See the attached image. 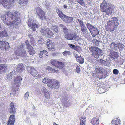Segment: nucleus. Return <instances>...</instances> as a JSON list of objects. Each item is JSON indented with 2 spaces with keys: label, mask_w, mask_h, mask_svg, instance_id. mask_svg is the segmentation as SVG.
Wrapping results in <instances>:
<instances>
[{
  "label": "nucleus",
  "mask_w": 125,
  "mask_h": 125,
  "mask_svg": "<svg viewBox=\"0 0 125 125\" xmlns=\"http://www.w3.org/2000/svg\"><path fill=\"white\" fill-rule=\"evenodd\" d=\"M51 73H57L58 72V70H55L53 69H51Z\"/></svg>",
  "instance_id": "nucleus-49"
},
{
  "label": "nucleus",
  "mask_w": 125,
  "mask_h": 125,
  "mask_svg": "<svg viewBox=\"0 0 125 125\" xmlns=\"http://www.w3.org/2000/svg\"><path fill=\"white\" fill-rule=\"evenodd\" d=\"M56 11L59 17L61 18L67 25H68L71 24L73 21V17H69L65 15L58 9H56Z\"/></svg>",
  "instance_id": "nucleus-6"
},
{
  "label": "nucleus",
  "mask_w": 125,
  "mask_h": 125,
  "mask_svg": "<svg viewBox=\"0 0 125 125\" xmlns=\"http://www.w3.org/2000/svg\"><path fill=\"white\" fill-rule=\"evenodd\" d=\"M49 28H48L45 26L41 28L40 30V31L42 35L46 37V34H47L48 32L49 31Z\"/></svg>",
  "instance_id": "nucleus-16"
},
{
  "label": "nucleus",
  "mask_w": 125,
  "mask_h": 125,
  "mask_svg": "<svg viewBox=\"0 0 125 125\" xmlns=\"http://www.w3.org/2000/svg\"><path fill=\"white\" fill-rule=\"evenodd\" d=\"M77 21L79 22V24L80 25L83 23V22L82 20H81L79 19H78Z\"/></svg>",
  "instance_id": "nucleus-55"
},
{
  "label": "nucleus",
  "mask_w": 125,
  "mask_h": 125,
  "mask_svg": "<svg viewBox=\"0 0 125 125\" xmlns=\"http://www.w3.org/2000/svg\"><path fill=\"white\" fill-rule=\"evenodd\" d=\"M52 69V68L50 67V66H47V67L46 68V70H47L49 72H50L51 73V69Z\"/></svg>",
  "instance_id": "nucleus-51"
},
{
  "label": "nucleus",
  "mask_w": 125,
  "mask_h": 125,
  "mask_svg": "<svg viewBox=\"0 0 125 125\" xmlns=\"http://www.w3.org/2000/svg\"><path fill=\"white\" fill-rule=\"evenodd\" d=\"M99 120L98 119L94 117L93 118L92 120V123L93 125H99Z\"/></svg>",
  "instance_id": "nucleus-22"
},
{
  "label": "nucleus",
  "mask_w": 125,
  "mask_h": 125,
  "mask_svg": "<svg viewBox=\"0 0 125 125\" xmlns=\"http://www.w3.org/2000/svg\"><path fill=\"white\" fill-rule=\"evenodd\" d=\"M93 43L96 46H98L99 44V41L96 40H93Z\"/></svg>",
  "instance_id": "nucleus-43"
},
{
  "label": "nucleus",
  "mask_w": 125,
  "mask_h": 125,
  "mask_svg": "<svg viewBox=\"0 0 125 125\" xmlns=\"http://www.w3.org/2000/svg\"><path fill=\"white\" fill-rule=\"evenodd\" d=\"M29 96V94L28 92H26L24 95V97L25 100L27 99L28 97Z\"/></svg>",
  "instance_id": "nucleus-48"
},
{
  "label": "nucleus",
  "mask_w": 125,
  "mask_h": 125,
  "mask_svg": "<svg viewBox=\"0 0 125 125\" xmlns=\"http://www.w3.org/2000/svg\"><path fill=\"white\" fill-rule=\"evenodd\" d=\"M53 35V33L50 29L48 31L47 34H46V37H47L51 38L52 37Z\"/></svg>",
  "instance_id": "nucleus-29"
},
{
  "label": "nucleus",
  "mask_w": 125,
  "mask_h": 125,
  "mask_svg": "<svg viewBox=\"0 0 125 125\" xmlns=\"http://www.w3.org/2000/svg\"><path fill=\"white\" fill-rule=\"evenodd\" d=\"M63 54L64 56H66L71 54V52L70 51H66L62 53Z\"/></svg>",
  "instance_id": "nucleus-39"
},
{
  "label": "nucleus",
  "mask_w": 125,
  "mask_h": 125,
  "mask_svg": "<svg viewBox=\"0 0 125 125\" xmlns=\"http://www.w3.org/2000/svg\"><path fill=\"white\" fill-rule=\"evenodd\" d=\"M118 48L120 50H122L124 48V45L123 44L120 43H118L117 44Z\"/></svg>",
  "instance_id": "nucleus-34"
},
{
  "label": "nucleus",
  "mask_w": 125,
  "mask_h": 125,
  "mask_svg": "<svg viewBox=\"0 0 125 125\" xmlns=\"http://www.w3.org/2000/svg\"><path fill=\"white\" fill-rule=\"evenodd\" d=\"M68 46L71 48L73 49H75L76 48L74 44H68Z\"/></svg>",
  "instance_id": "nucleus-44"
},
{
  "label": "nucleus",
  "mask_w": 125,
  "mask_h": 125,
  "mask_svg": "<svg viewBox=\"0 0 125 125\" xmlns=\"http://www.w3.org/2000/svg\"><path fill=\"white\" fill-rule=\"evenodd\" d=\"M28 2V0H18L19 4L24 3L26 4H27Z\"/></svg>",
  "instance_id": "nucleus-35"
},
{
  "label": "nucleus",
  "mask_w": 125,
  "mask_h": 125,
  "mask_svg": "<svg viewBox=\"0 0 125 125\" xmlns=\"http://www.w3.org/2000/svg\"><path fill=\"white\" fill-rule=\"evenodd\" d=\"M59 26L60 27H62L63 28L64 27H65L64 25L62 24H60L59 25Z\"/></svg>",
  "instance_id": "nucleus-57"
},
{
  "label": "nucleus",
  "mask_w": 125,
  "mask_h": 125,
  "mask_svg": "<svg viewBox=\"0 0 125 125\" xmlns=\"http://www.w3.org/2000/svg\"><path fill=\"white\" fill-rule=\"evenodd\" d=\"M8 35L7 32L4 31L0 33V37L1 38L6 37Z\"/></svg>",
  "instance_id": "nucleus-28"
},
{
  "label": "nucleus",
  "mask_w": 125,
  "mask_h": 125,
  "mask_svg": "<svg viewBox=\"0 0 125 125\" xmlns=\"http://www.w3.org/2000/svg\"><path fill=\"white\" fill-rule=\"evenodd\" d=\"M111 48L113 50L116 51L118 50L117 44L115 43L114 42H112L110 45Z\"/></svg>",
  "instance_id": "nucleus-21"
},
{
  "label": "nucleus",
  "mask_w": 125,
  "mask_h": 125,
  "mask_svg": "<svg viewBox=\"0 0 125 125\" xmlns=\"http://www.w3.org/2000/svg\"><path fill=\"white\" fill-rule=\"evenodd\" d=\"M90 32L93 37H95L96 36L99 35V34L98 30L95 27H94L92 29Z\"/></svg>",
  "instance_id": "nucleus-17"
},
{
  "label": "nucleus",
  "mask_w": 125,
  "mask_h": 125,
  "mask_svg": "<svg viewBox=\"0 0 125 125\" xmlns=\"http://www.w3.org/2000/svg\"><path fill=\"white\" fill-rule=\"evenodd\" d=\"M43 5L45 6V7H46L47 8V9H48V8L50 7V4L49 3H47L46 1L44 2L43 3Z\"/></svg>",
  "instance_id": "nucleus-41"
},
{
  "label": "nucleus",
  "mask_w": 125,
  "mask_h": 125,
  "mask_svg": "<svg viewBox=\"0 0 125 125\" xmlns=\"http://www.w3.org/2000/svg\"><path fill=\"white\" fill-rule=\"evenodd\" d=\"M52 64L59 69H62L63 67V63H51Z\"/></svg>",
  "instance_id": "nucleus-23"
},
{
  "label": "nucleus",
  "mask_w": 125,
  "mask_h": 125,
  "mask_svg": "<svg viewBox=\"0 0 125 125\" xmlns=\"http://www.w3.org/2000/svg\"><path fill=\"white\" fill-rule=\"evenodd\" d=\"M4 0H0V5H1L2 4V2Z\"/></svg>",
  "instance_id": "nucleus-59"
},
{
  "label": "nucleus",
  "mask_w": 125,
  "mask_h": 125,
  "mask_svg": "<svg viewBox=\"0 0 125 125\" xmlns=\"http://www.w3.org/2000/svg\"><path fill=\"white\" fill-rule=\"evenodd\" d=\"M31 43L33 44V45L35 46L36 45V43L35 42H33V43Z\"/></svg>",
  "instance_id": "nucleus-63"
},
{
  "label": "nucleus",
  "mask_w": 125,
  "mask_h": 125,
  "mask_svg": "<svg viewBox=\"0 0 125 125\" xmlns=\"http://www.w3.org/2000/svg\"><path fill=\"white\" fill-rule=\"evenodd\" d=\"M1 5L6 9H10L13 7L14 4V0H5L3 1Z\"/></svg>",
  "instance_id": "nucleus-11"
},
{
  "label": "nucleus",
  "mask_w": 125,
  "mask_h": 125,
  "mask_svg": "<svg viewBox=\"0 0 125 125\" xmlns=\"http://www.w3.org/2000/svg\"><path fill=\"white\" fill-rule=\"evenodd\" d=\"M13 73V72H11L10 73V74H9V76L8 78V79L9 80L11 79L12 78V76L11 75Z\"/></svg>",
  "instance_id": "nucleus-47"
},
{
  "label": "nucleus",
  "mask_w": 125,
  "mask_h": 125,
  "mask_svg": "<svg viewBox=\"0 0 125 125\" xmlns=\"http://www.w3.org/2000/svg\"><path fill=\"white\" fill-rule=\"evenodd\" d=\"M81 30L82 33L83 34H85L87 33V28L85 26L81 27Z\"/></svg>",
  "instance_id": "nucleus-31"
},
{
  "label": "nucleus",
  "mask_w": 125,
  "mask_h": 125,
  "mask_svg": "<svg viewBox=\"0 0 125 125\" xmlns=\"http://www.w3.org/2000/svg\"><path fill=\"white\" fill-rule=\"evenodd\" d=\"M67 39L68 40H73L76 41H77L80 38L75 33H73L71 32L69 33L67 35H66Z\"/></svg>",
  "instance_id": "nucleus-14"
},
{
  "label": "nucleus",
  "mask_w": 125,
  "mask_h": 125,
  "mask_svg": "<svg viewBox=\"0 0 125 125\" xmlns=\"http://www.w3.org/2000/svg\"><path fill=\"white\" fill-rule=\"evenodd\" d=\"M77 1L82 6L85 7V6L83 0H77Z\"/></svg>",
  "instance_id": "nucleus-36"
},
{
  "label": "nucleus",
  "mask_w": 125,
  "mask_h": 125,
  "mask_svg": "<svg viewBox=\"0 0 125 125\" xmlns=\"http://www.w3.org/2000/svg\"><path fill=\"white\" fill-rule=\"evenodd\" d=\"M22 80V78L20 76H17L14 78L13 87L15 92L17 91L19 88Z\"/></svg>",
  "instance_id": "nucleus-8"
},
{
  "label": "nucleus",
  "mask_w": 125,
  "mask_h": 125,
  "mask_svg": "<svg viewBox=\"0 0 125 125\" xmlns=\"http://www.w3.org/2000/svg\"><path fill=\"white\" fill-rule=\"evenodd\" d=\"M109 56L112 58H117L118 56V55L117 52H115L114 51H110V54L109 55Z\"/></svg>",
  "instance_id": "nucleus-19"
},
{
  "label": "nucleus",
  "mask_w": 125,
  "mask_h": 125,
  "mask_svg": "<svg viewBox=\"0 0 125 125\" xmlns=\"http://www.w3.org/2000/svg\"><path fill=\"white\" fill-rule=\"evenodd\" d=\"M81 119H80V120H81V122H82L84 123H85V122H86V117H81Z\"/></svg>",
  "instance_id": "nucleus-45"
},
{
  "label": "nucleus",
  "mask_w": 125,
  "mask_h": 125,
  "mask_svg": "<svg viewBox=\"0 0 125 125\" xmlns=\"http://www.w3.org/2000/svg\"><path fill=\"white\" fill-rule=\"evenodd\" d=\"M89 49L92 52V56L96 59L98 58L99 56H101L103 55V51L98 47L94 46L89 47Z\"/></svg>",
  "instance_id": "nucleus-5"
},
{
  "label": "nucleus",
  "mask_w": 125,
  "mask_h": 125,
  "mask_svg": "<svg viewBox=\"0 0 125 125\" xmlns=\"http://www.w3.org/2000/svg\"><path fill=\"white\" fill-rule=\"evenodd\" d=\"M54 83H53L52 86L51 88L54 89H57L59 88V86L60 85L59 82L57 80H54Z\"/></svg>",
  "instance_id": "nucleus-25"
},
{
  "label": "nucleus",
  "mask_w": 125,
  "mask_h": 125,
  "mask_svg": "<svg viewBox=\"0 0 125 125\" xmlns=\"http://www.w3.org/2000/svg\"><path fill=\"white\" fill-rule=\"evenodd\" d=\"M43 39L42 37L41 36L40 38H39L38 40V42L39 44H42L43 43Z\"/></svg>",
  "instance_id": "nucleus-40"
},
{
  "label": "nucleus",
  "mask_w": 125,
  "mask_h": 125,
  "mask_svg": "<svg viewBox=\"0 0 125 125\" xmlns=\"http://www.w3.org/2000/svg\"><path fill=\"white\" fill-rule=\"evenodd\" d=\"M36 13L39 18L42 20H46V16L42 9L40 7H37L35 9Z\"/></svg>",
  "instance_id": "nucleus-9"
},
{
  "label": "nucleus",
  "mask_w": 125,
  "mask_h": 125,
  "mask_svg": "<svg viewBox=\"0 0 125 125\" xmlns=\"http://www.w3.org/2000/svg\"><path fill=\"white\" fill-rule=\"evenodd\" d=\"M63 8L65 9H66L67 8V6L66 5H64L63 6Z\"/></svg>",
  "instance_id": "nucleus-60"
},
{
  "label": "nucleus",
  "mask_w": 125,
  "mask_h": 125,
  "mask_svg": "<svg viewBox=\"0 0 125 125\" xmlns=\"http://www.w3.org/2000/svg\"><path fill=\"white\" fill-rule=\"evenodd\" d=\"M113 73L115 74H117L119 73V71L117 69H114L113 71Z\"/></svg>",
  "instance_id": "nucleus-46"
},
{
  "label": "nucleus",
  "mask_w": 125,
  "mask_h": 125,
  "mask_svg": "<svg viewBox=\"0 0 125 125\" xmlns=\"http://www.w3.org/2000/svg\"><path fill=\"white\" fill-rule=\"evenodd\" d=\"M74 0H67L68 2H69L70 3H71V2H72Z\"/></svg>",
  "instance_id": "nucleus-62"
},
{
  "label": "nucleus",
  "mask_w": 125,
  "mask_h": 125,
  "mask_svg": "<svg viewBox=\"0 0 125 125\" xmlns=\"http://www.w3.org/2000/svg\"><path fill=\"white\" fill-rule=\"evenodd\" d=\"M20 13L17 11L8 12L6 15H3L1 19L3 20L4 23L8 25H13L14 28H18L20 22Z\"/></svg>",
  "instance_id": "nucleus-1"
},
{
  "label": "nucleus",
  "mask_w": 125,
  "mask_h": 125,
  "mask_svg": "<svg viewBox=\"0 0 125 125\" xmlns=\"http://www.w3.org/2000/svg\"><path fill=\"white\" fill-rule=\"evenodd\" d=\"M7 68L5 64H0V74H2L5 73Z\"/></svg>",
  "instance_id": "nucleus-20"
},
{
  "label": "nucleus",
  "mask_w": 125,
  "mask_h": 125,
  "mask_svg": "<svg viewBox=\"0 0 125 125\" xmlns=\"http://www.w3.org/2000/svg\"><path fill=\"white\" fill-rule=\"evenodd\" d=\"M120 119L118 118H116L115 119H114L112 120L111 123L113 124H120Z\"/></svg>",
  "instance_id": "nucleus-30"
},
{
  "label": "nucleus",
  "mask_w": 125,
  "mask_h": 125,
  "mask_svg": "<svg viewBox=\"0 0 125 125\" xmlns=\"http://www.w3.org/2000/svg\"><path fill=\"white\" fill-rule=\"evenodd\" d=\"M27 69L28 72L33 76L36 77V78L41 77V74H38L37 75L38 72L34 67L32 66L28 67Z\"/></svg>",
  "instance_id": "nucleus-10"
},
{
  "label": "nucleus",
  "mask_w": 125,
  "mask_h": 125,
  "mask_svg": "<svg viewBox=\"0 0 125 125\" xmlns=\"http://www.w3.org/2000/svg\"><path fill=\"white\" fill-rule=\"evenodd\" d=\"M80 25L81 26V27L85 26V25L83 23L82 24H80Z\"/></svg>",
  "instance_id": "nucleus-61"
},
{
  "label": "nucleus",
  "mask_w": 125,
  "mask_h": 125,
  "mask_svg": "<svg viewBox=\"0 0 125 125\" xmlns=\"http://www.w3.org/2000/svg\"><path fill=\"white\" fill-rule=\"evenodd\" d=\"M85 123H84L82 122H80V125H85Z\"/></svg>",
  "instance_id": "nucleus-58"
},
{
  "label": "nucleus",
  "mask_w": 125,
  "mask_h": 125,
  "mask_svg": "<svg viewBox=\"0 0 125 125\" xmlns=\"http://www.w3.org/2000/svg\"><path fill=\"white\" fill-rule=\"evenodd\" d=\"M28 26L32 29V31H36V29L39 27V25L34 20L31 21L30 19L28 20Z\"/></svg>",
  "instance_id": "nucleus-13"
},
{
  "label": "nucleus",
  "mask_w": 125,
  "mask_h": 125,
  "mask_svg": "<svg viewBox=\"0 0 125 125\" xmlns=\"http://www.w3.org/2000/svg\"><path fill=\"white\" fill-rule=\"evenodd\" d=\"M119 7L120 9L122 10H123L124 9V6L122 5H120L119 6Z\"/></svg>",
  "instance_id": "nucleus-56"
},
{
  "label": "nucleus",
  "mask_w": 125,
  "mask_h": 125,
  "mask_svg": "<svg viewBox=\"0 0 125 125\" xmlns=\"http://www.w3.org/2000/svg\"><path fill=\"white\" fill-rule=\"evenodd\" d=\"M60 62V63L62 62H59L55 60H54V59L51 60V62Z\"/></svg>",
  "instance_id": "nucleus-54"
},
{
  "label": "nucleus",
  "mask_w": 125,
  "mask_h": 125,
  "mask_svg": "<svg viewBox=\"0 0 125 125\" xmlns=\"http://www.w3.org/2000/svg\"><path fill=\"white\" fill-rule=\"evenodd\" d=\"M44 54L43 51H41L39 54V56L40 58H42L43 57L42 55Z\"/></svg>",
  "instance_id": "nucleus-53"
},
{
  "label": "nucleus",
  "mask_w": 125,
  "mask_h": 125,
  "mask_svg": "<svg viewBox=\"0 0 125 125\" xmlns=\"http://www.w3.org/2000/svg\"><path fill=\"white\" fill-rule=\"evenodd\" d=\"M25 43L26 44L27 46V48L28 49L31 48V45L29 43V42L27 40H26L25 41Z\"/></svg>",
  "instance_id": "nucleus-38"
},
{
  "label": "nucleus",
  "mask_w": 125,
  "mask_h": 125,
  "mask_svg": "<svg viewBox=\"0 0 125 125\" xmlns=\"http://www.w3.org/2000/svg\"><path fill=\"white\" fill-rule=\"evenodd\" d=\"M44 94L45 97L47 99H49L50 98V95L49 93L47 91L45 88H44L43 90Z\"/></svg>",
  "instance_id": "nucleus-24"
},
{
  "label": "nucleus",
  "mask_w": 125,
  "mask_h": 125,
  "mask_svg": "<svg viewBox=\"0 0 125 125\" xmlns=\"http://www.w3.org/2000/svg\"><path fill=\"white\" fill-rule=\"evenodd\" d=\"M22 47H21L18 48L17 50L15 52V54L17 56H19L21 57L22 58H25V59H26L27 56L26 52L25 50H22Z\"/></svg>",
  "instance_id": "nucleus-12"
},
{
  "label": "nucleus",
  "mask_w": 125,
  "mask_h": 125,
  "mask_svg": "<svg viewBox=\"0 0 125 125\" xmlns=\"http://www.w3.org/2000/svg\"><path fill=\"white\" fill-rule=\"evenodd\" d=\"M46 43L49 49L52 48L53 47L52 45V43H50V42H47Z\"/></svg>",
  "instance_id": "nucleus-42"
},
{
  "label": "nucleus",
  "mask_w": 125,
  "mask_h": 125,
  "mask_svg": "<svg viewBox=\"0 0 125 125\" xmlns=\"http://www.w3.org/2000/svg\"><path fill=\"white\" fill-rule=\"evenodd\" d=\"M76 72L77 73H79L80 71V68L79 66H77L76 67Z\"/></svg>",
  "instance_id": "nucleus-50"
},
{
  "label": "nucleus",
  "mask_w": 125,
  "mask_h": 125,
  "mask_svg": "<svg viewBox=\"0 0 125 125\" xmlns=\"http://www.w3.org/2000/svg\"><path fill=\"white\" fill-rule=\"evenodd\" d=\"M53 125H58L57 124H56L55 122H54L53 123Z\"/></svg>",
  "instance_id": "nucleus-64"
},
{
  "label": "nucleus",
  "mask_w": 125,
  "mask_h": 125,
  "mask_svg": "<svg viewBox=\"0 0 125 125\" xmlns=\"http://www.w3.org/2000/svg\"><path fill=\"white\" fill-rule=\"evenodd\" d=\"M119 20L116 17H114L111 18V21H109L106 26V30L107 31H114L117 28L119 24Z\"/></svg>",
  "instance_id": "nucleus-3"
},
{
  "label": "nucleus",
  "mask_w": 125,
  "mask_h": 125,
  "mask_svg": "<svg viewBox=\"0 0 125 125\" xmlns=\"http://www.w3.org/2000/svg\"><path fill=\"white\" fill-rule=\"evenodd\" d=\"M43 53L44 55H45L46 56H48V54L46 50H44L43 51Z\"/></svg>",
  "instance_id": "nucleus-52"
},
{
  "label": "nucleus",
  "mask_w": 125,
  "mask_h": 125,
  "mask_svg": "<svg viewBox=\"0 0 125 125\" xmlns=\"http://www.w3.org/2000/svg\"><path fill=\"white\" fill-rule=\"evenodd\" d=\"M95 71L96 73V77L99 79L104 78L106 75L105 69L103 67L96 66L95 69Z\"/></svg>",
  "instance_id": "nucleus-7"
},
{
  "label": "nucleus",
  "mask_w": 125,
  "mask_h": 125,
  "mask_svg": "<svg viewBox=\"0 0 125 125\" xmlns=\"http://www.w3.org/2000/svg\"><path fill=\"white\" fill-rule=\"evenodd\" d=\"M62 31L66 36L69 34V30L66 27L63 28Z\"/></svg>",
  "instance_id": "nucleus-32"
},
{
  "label": "nucleus",
  "mask_w": 125,
  "mask_h": 125,
  "mask_svg": "<svg viewBox=\"0 0 125 125\" xmlns=\"http://www.w3.org/2000/svg\"><path fill=\"white\" fill-rule=\"evenodd\" d=\"M29 50L28 52L30 55L33 54L35 53V51L33 50L32 48L31 47V48L28 49Z\"/></svg>",
  "instance_id": "nucleus-37"
},
{
  "label": "nucleus",
  "mask_w": 125,
  "mask_h": 125,
  "mask_svg": "<svg viewBox=\"0 0 125 125\" xmlns=\"http://www.w3.org/2000/svg\"><path fill=\"white\" fill-rule=\"evenodd\" d=\"M10 105V107L9 109V112L13 115H10L7 124V125H14L15 120L14 114L16 113V111L13 102H11Z\"/></svg>",
  "instance_id": "nucleus-4"
},
{
  "label": "nucleus",
  "mask_w": 125,
  "mask_h": 125,
  "mask_svg": "<svg viewBox=\"0 0 125 125\" xmlns=\"http://www.w3.org/2000/svg\"><path fill=\"white\" fill-rule=\"evenodd\" d=\"M24 66L22 63L19 64L16 69V71L18 73H21L24 70Z\"/></svg>",
  "instance_id": "nucleus-18"
},
{
  "label": "nucleus",
  "mask_w": 125,
  "mask_h": 125,
  "mask_svg": "<svg viewBox=\"0 0 125 125\" xmlns=\"http://www.w3.org/2000/svg\"><path fill=\"white\" fill-rule=\"evenodd\" d=\"M75 57L77 62H84L83 58H82L81 56H78L77 55L75 56Z\"/></svg>",
  "instance_id": "nucleus-27"
},
{
  "label": "nucleus",
  "mask_w": 125,
  "mask_h": 125,
  "mask_svg": "<svg viewBox=\"0 0 125 125\" xmlns=\"http://www.w3.org/2000/svg\"><path fill=\"white\" fill-rule=\"evenodd\" d=\"M100 7L101 11L105 12L108 15L112 14L114 12L115 8L114 5L105 0L101 3Z\"/></svg>",
  "instance_id": "nucleus-2"
},
{
  "label": "nucleus",
  "mask_w": 125,
  "mask_h": 125,
  "mask_svg": "<svg viewBox=\"0 0 125 125\" xmlns=\"http://www.w3.org/2000/svg\"><path fill=\"white\" fill-rule=\"evenodd\" d=\"M54 80L50 79H49L45 78L43 79L42 82L45 83L47 84L48 86L51 87V88L52 86L53 83H54Z\"/></svg>",
  "instance_id": "nucleus-15"
},
{
  "label": "nucleus",
  "mask_w": 125,
  "mask_h": 125,
  "mask_svg": "<svg viewBox=\"0 0 125 125\" xmlns=\"http://www.w3.org/2000/svg\"><path fill=\"white\" fill-rule=\"evenodd\" d=\"M51 28L55 32L57 33L58 32V28L57 26L52 25L51 27Z\"/></svg>",
  "instance_id": "nucleus-33"
},
{
  "label": "nucleus",
  "mask_w": 125,
  "mask_h": 125,
  "mask_svg": "<svg viewBox=\"0 0 125 125\" xmlns=\"http://www.w3.org/2000/svg\"><path fill=\"white\" fill-rule=\"evenodd\" d=\"M85 24L90 31L95 27L93 26L92 24H90L88 22H86Z\"/></svg>",
  "instance_id": "nucleus-26"
}]
</instances>
